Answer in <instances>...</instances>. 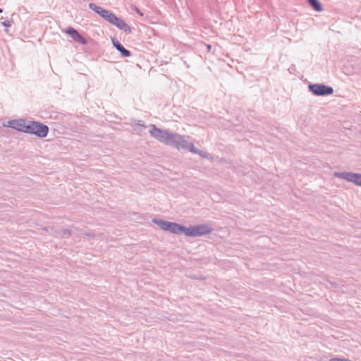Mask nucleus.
Segmentation results:
<instances>
[{
	"label": "nucleus",
	"instance_id": "nucleus-1",
	"mask_svg": "<svg viewBox=\"0 0 361 361\" xmlns=\"http://www.w3.org/2000/svg\"><path fill=\"white\" fill-rule=\"evenodd\" d=\"M151 129L149 133L155 139L166 145H169L173 133L168 130H163L156 127L155 125H151Z\"/></svg>",
	"mask_w": 361,
	"mask_h": 361
},
{
	"label": "nucleus",
	"instance_id": "nucleus-2",
	"mask_svg": "<svg viewBox=\"0 0 361 361\" xmlns=\"http://www.w3.org/2000/svg\"><path fill=\"white\" fill-rule=\"evenodd\" d=\"M49 132V127L47 125L37 122L28 121L27 133L34 134L39 137H45Z\"/></svg>",
	"mask_w": 361,
	"mask_h": 361
},
{
	"label": "nucleus",
	"instance_id": "nucleus-3",
	"mask_svg": "<svg viewBox=\"0 0 361 361\" xmlns=\"http://www.w3.org/2000/svg\"><path fill=\"white\" fill-rule=\"evenodd\" d=\"M169 145L173 146L178 150H189L190 152L192 151V147H194L192 143L187 141L184 136L178 133L173 134Z\"/></svg>",
	"mask_w": 361,
	"mask_h": 361
},
{
	"label": "nucleus",
	"instance_id": "nucleus-4",
	"mask_svg": "<svg viewBox=\"0 0 361 361\" xmlns=\"http://www.w3.org/2000/svg\"><path fill=\"white\" fill-rule=\"evenodd\" d=\"M212 231V228L207 224H199L186 227L185 235L188 237H199L209 234Z\"/></svg>",
	"mask_w": 361,
	"mask_h": 361
},
{
	"label": "nucleus",
	"instance_id": "nucleus-5",
	"mask_svg": "<svg viewBox=\"0 0 361 361\" xmlns=\"http://www.w3.org/2000/svg\"><path fill=\"white\" fill-rule=\"evenodd\" d=\"M308 88L316 96H326L334 93L332 87L322 83L310 84Z\"/></svg>",
	"mask_w": 361,
	"mask_h": 361
},
{
	"label": "nucleus",
	"instance_id": "nucleus-6",
	"mask_svg": "<svg viewBox=\"0 0 361 361\" xmlns=\"http://www.w3.org/2000/svg\"><path fill=\"white\" fill-rule=\"evenodd\" d=\"M334 176L337 178L346 180L361 186V174L352 172H336Z\"/></svg>",
	"mask_w": 361,
	"mask_h": 361
},
{
	"label": "nucleus",
	"instance_id": "nucleus-7",
	"mask_svg": "<svg viewBox=\"0 0 361 361\" xmlns=\"http://www.w3.org/2000/svg\"><path fill=\"white\" fill-rule=\"evenodd\" d=\"M8 126L17 130L27 133L28 121L23 119L11 120L8 122Z\"/></svg>",
	"mask_w": 361,
	"mask_h": 361
},
{
	"label": "nucleus",
	"instance_id": "nucleus-8",
	"mask_svg": "<svg viewBox=\"0 0 361 361\" xmlns=\"http://www.w3.org/2000/svg\"><path fill=\"white\" fill-rule=\"evenodd\" d=\"M168 231L174 234H186V227L174 222H171Z\"/></svg>",
	"mask_w": 361,
	"mask_h": 361
},
{
	"label": "nucleus",
	"instance_id": "nucleus-9",
	"mask_svg": "<svg viewBox=\"0 0 361 361\" xmlns=\"http://www.w3.org/2000/svg\"><path fill=\"white\" fill-rule=\"evenodd\" d=\"M89 8L104 19L106 18V16H108V14L110 12L108 10H106L100 6H97L94 3H90Z\"/></svg>",
	"mask_w": 361,
	"mask_h": 361
},
{
	"label": "nucleus",
	"instance_id": "nucleus-10",
	"mask_svg": "<svg viewBox=\"0 0 361 361\" xmlns=\"http://www.w3.org/2000/svg\"><path fill=\"white\" fill-rule=\"evenodd\" d=\"M112 43L114 47L121 52V54L125 56L128 57L131 55V53L129 50L126 49L116 39H112Z\"/></svg>",
	"mask_w": 361,
	"mask_h": 361
},
{
	"label": "nucleus",
	"instance_id": "nucleus-11",
	"mask_svg": "<svg viewBox=\"0 0 361 361\" xmlns=\"http://www.w3.org/2000/svg\"><path fill=\"white\" fill-rule=\"evenodd\" d=\"M114 25L116 26L126 34H130L132 32L131 27L123 19L120 18H118V20L115 22Z\"/></svg>",
	"mask_w": 361,
	"mask_h": 361
},
{
	"label": "nucleus",
	"instance_id": "nucleus-12",
	"mask_svg": "<svg viewBox=\"0 0 361 361\" xmlns=\"http://www.w3.org/2000/svg\"><path fill=\"white\" fill-rule=\"evenodd\" d=\"M152 222L157 224L160 228L166 231H168L169 226L171 224L170 221H167L159 219H153Z\"/></svg>",
	"mask_w": 361,
	"mask_h": 361
},
{
	"label": "nucleus",
	"instance_id": "nucleus-13",
	"mask_svg": "<svg viewBox=\"0 0 361 361\" xmlns=\"http://www.w3.org/2000/svg\"><path fill=\"white\" fill-rule=\"evenodd\" d=\"M307 1L315 11L321 12L323 10L322 6L319 0H307Z\"/></svg>",
	"mask_w": 361,
	"mask_h": 361
},
{
	"label": "nucleus",
	"instance_id": "nucleus-14",
	"mask_svg": "<svg viewBox=\"0 0 361 361\" xmlns=\"http://www.w3.org/2000/svg\"><path fill=\"white\" fill-rule=\"evenodd\" d=\"M191 152H192L193 154H199L200 156H201L203 158H206V159H212V155L209 153L204 152V151L200 150L197 148H196L195 146L192 147Z\"/></svg>",
	"mask_w": 361,
	"mask_h": 361
},
{
	"label": "nucleus",
	"instance_id": "nucleus-15",
	"mask_svg": "<svg viewBox=\"0 0 361 361\" xmlns=\"http://www.w3.org/2000/svg\"><path fill=\"white\" fill-rule=\"evenodd\" d=\"M66 32L74 40L80 34L75 29L71 27L67 28Z\"/></svg>",
	"mask_w": 361,
	"mask_h": 361
},
{
	"label": "nucleus",
	"instance_id": "nucleus-16",
	"mask_svg": "<svg viewBox=\"0 0 361 361\" xmlns=\"http://www.w3.org/2000/svg\"><path fill=\"white\" fill-rule=\"evenodd\" d=\"M118 18L114 13L109 12L105 20L114 25L115 22L118 20Z\"/></svg>",
	"mask_w": 361,
	"mask_h": 361
},
{
	"label": "nucleus",
	"instance_id": "nucleus-17",
	"mask_svg": "<svg viewBox=\"0 0 361 361\" xmlns=\"http://www.w3.org/2000/svg\"><path fill=\"white\" fill-rule=\"evenodd\" d=\"M75 41L83 45L87 44V41L86 40V39L84 38L80 34H79L77 38H75Z\"/></svg>",
	"mask_w": 361,
	"mask_h": 361
},
{
	"label": "nucleus",
	"instance_id": "nucleus-18",
	"mask_svg": "<svg viewBox=\"0 0 361 361\" xmlns=\"http://www.w3.org/2000/svg\"><path fill=\"white\" fill-rule=\"evenodd\" d=\"M13 21L12 19L6 20L5 21L1 22V25L4 27H9L12 25Z\"/></svg>",
	"mask_w": 361,
	"mask_h": 361
},
{
	"label": "nucleus",
	"instance_id": "nucleus-19",
	"mask_svg": "<svg viewBox=\"0 0 361 361\" xmlns=\"http://www.w3.org/2000/svg\"><path fill=\"white\" fill-rule=\"evenodd\" d=\"M137 124L142 128H145V126L144 125L143 122L142 121H137Z\"/></svg>",
	"mask_w": 361,
	"mask_h": 361
},
{
	"label": "nucleus",
	"instance_id": "nucleus-20",
	"mask_svg": "<svg viewBox=\"0 0 361 361\" xmlns=\"http://www.w3.org/2000/svg\"><path fill=\"white\" fill-rule=\"evenodd\" d=\"M135 11H136V13L137 14H139L140 16H143V13L137 8H135Z\"/></svg>",
	"mask_w": 361,
	"mask_h": 361
},
{
	"label": "nucleus",
	"instance_id": "nucleus-21",
	"mask_svg": "<svg viewBox=\"0 0 361 361\" xmlns=\"http://www.w3.org/2000/svg\"><path fill=\"white\" fill-rule=\"evenodd\" d=\"M212 49V46L210 44H207V50L209 52Z\"/></svg>",
	"mask_w": 361,
	"mask_h": 361
},
{
	"label": "nucleus",
	"instance_id": "nucleus-22",
	"mask_svg": "<svg viewBox=\"0 0 361 361\" xmlns=\"http://www.w3.org/2000/svg\"><path fill=\"white\" fill-rule=\"evenodd\" d=\"M3 12V10L0 8V13Z\"/></svg>",
	"mask_w": 361,
	"mask_h": 361
}]
</instances>
